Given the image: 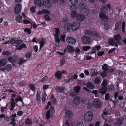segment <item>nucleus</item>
<instances>
[{
    "instance_id": "37",
    "label": "nucleus",
    "mask_w": 126,
    "mask_h": 126,
    "mask_svg": "<svg viewBox=\"0 0 126 126\" xmlns=\"http://www.w3.org/2000/svg\"><path fill=\"white\" fill-rule=\"evenodd\" d=\"M62 76V72H58L55 74V77L58 79H60Z\"/></svg>"
},
{
    "instance_id": "50",
    "label": "nucleus",
    "mask_w": 126,
    "mask_h": 126,
    "mask_svg": "<svg viewBox=\"0 0 126 126\" xmlns=\"http://www.w3.org/2000/svg\"><path fill=\"white\" fill-rule=\"evenodd\" d=\"M101 82L100 79L98 78H96L94 80V82L96 84H99Z\"/></svg>"
},
{
    "instance_id": "42",
    "label": "nucleus",
    "mask_w": 126,
    "mask_h": 126,
    "mask_svg": "<svg viewBox=\"0 0 126 126\" xmlns=\"http://www.w3.org/2000/svg\"><path fill=\"white\" fill-rule=\"evenodd\" d=\"M65 35L64 34L60 36V38L61 41L64 42L65 41Z\"/></svg>"
},
{
    "instance_id": "16",
    "label": "nucleus",
    "mask_w": 126,
    "mask_h": 126,
    "mask_svg": "<svg viewBox=\"0 0 126 126\" xmlns=\"http://www.w3.org/2000/svg\"><path fill=\"white\" fill-rule=\"evenodd\" d=\"M41 94V92L40 90L38 89L36 95V99L37 102L38 104L40 103L41 102L40 98V97Z\"/></svg>"
},
{
    "instance_id": "43",
    "label": "nucleus",
    "mask_w": 126,
    "mask_h": 126,
    "mask_svg": "<svg viewBox=\"0 0 126 126\" xmlns=\"http://www.w3.org/2000/svg\"><path fill=\"white\" fill-rule=\"evenodd\" d=\"M47 96V94L45 93H44L43 94L42 98V100L43 101H45V99L46 98Z\"/></svg>"
},
{
    "instance_id": "24",
    "label": "nucleus",
    "mask_w": 126,
    "mask_h": 126,
    "mask_svg": "<svg viewBox=\"0 0 126 126\" xmlns=\"http://www.w3.org/2000/svg\"><path fill=\"white\" fill-rule=\"evenodd\" d=\"M78 15V14L76 11H72L71 13V16L73 18H75L76 19Z\"/></svg>"
},
{
    "instance_id": "28",
    "label": "nucleus",
    "mask_w": 126,
    "mask_h": 126,
    "mask_svg": "<svg viewBox=\"0 0 126 126\" xmlns=\"http://www.w3.org/2000/svg\"><path fill=\"white\" fill-rule=\"evenodd\" d=\"M5 67L6 70L8 72H11L13 69V67L10 64H7Z\"/></svg>"
},
{
    "instance_id": "18",
    "label": "nucleus",
    "mask_w": 126,
    "mask_h": 126,
    "mask_svg": "<svg viewBox=\"0 0 126 126\" xmlns=\"http://www.w3.org/2000/svg\"><path fill=\"white\" fill-rule=\"evenodd\" d=\"M71 24L69 23H67L65 24L63 26V29L65 31H69L71 29Z\"/></svg>"
},
{
    "instance_id": "55",
    "label": "nucleus",
    "mask_w": 126,
    "mask_h": 126,
    "mask_svg": "<svg viewBox=\"0 0 126 126\" xmlns=\"http://www.w3.org/2000/svg\"><path fill=\"white\" fill-rule=\"evenodd\" d=\"M24 31L25 32H27L29 34H30L31 33V30L27 28H26L24 30Z\"/></svg>"
},
{
    "instance_id": "51",
    "label": "nucleus",
    "mask_w": 126,
    "mask_h": 126,
    "mask_svg": "<svg viewBox=\"0 0 126 126\" xmlns=\"http://www.w3.org/2000/svg\"><path fill=\"white\" fill-rule=\"evenodd\" d=\"M60 64L61 65H63L65 63V59L63 58L62 59L60 60Z\"/></svg>"
},
{
    "instance_id": "38",
    "label": "nucleus",
    "mask_w": 126,
    "mask_h": 126,
    "mask_svg": "<svg viewBox=\"0 0 126 126\" xmlns=\"http://www.w3.org/2000/svg\"><path fill=\"white\" fill-rule=\"evenodd\" d=\"M26 61L24 60L23 58H20L19 59L18 62L17 63V64H22L24 63Z\"/></svg>"
},
{
    "instance_id": "29",
    "label": "nucleus",
    "mask_w": 126,
    "mask_h": 126,
    "mask_svg": "<svg viewBox=\"0 0 126 126\" xmlns=\"http://www.w3.org/2000/svg\"><path fill=\"white\" fill-rule=\"evenodd\" d=\"M121 23L120 22H118L116 23L115 26V30H118L121 27Z\"/></svg>"
},
{
    "instance_id": "25",
    "label": "nucleus",
    "mask_w": 126,
    "mask_h": 126,
    "mask_svg": "<svg viewBox=\"0 0 126 126\" xmlns=\"http://www.w3.org/2000/svg\"><path fill=\"white\" fill-rule=\"evenodd\" d=\"M100 93L102 94H105L107 91V87L105 86H103L102 88L99 90Z\"/></svg>"
},
{
    "instance_id": "56",
    "label": "nucleus",
    "mask_w": 126,
    "mask_h": 126,
    "mask_svg": "<svg viewBox=\"0 0 126 126\" xmlns=\"http://www.w3.org/2000/svg\"><path fill=\"white\" fill-rule=\"evenodd\" d=\"M81 100L80 103L81 104H84L86 102V99L81 98Z\"/></svg>"
},
{
    "instance_id": "3",
    "label": "nucleus",
    "mask_w": 126,
    "mask_h": 126,
    "mask_svg": "<svg viewBox=\"0 0 126 126\" xmlns=\"http://www.w3.org/2000/svg\"><path fill=\"white\" fill-rule=\"evenodd\" d=\"M107 8L108 9L110 8V5L109 4L107 5L106 7L104 6H102L101 8V11L99 13L100 18L104 21L107 20L108 19L107 17L105 14V13L107 12Z\"/></svg>"
},
{
    "instance_id": "34",
    "label": "nucleus",
    "mask_w": 126,
    "mask_h": 126,
    "mask_svg": "<svg viewBox=\"0 0 126 126\" xmlns=\"http://www.w3.org/2000/svg\"><path fill=\"white\" fill-rule=\"evenodd\" d=\"M13 64H12L13 65L15 66H17V63L16 64H14V63H16L18 61V58L16 56H15L13 57Z\"/></svg>"
},
{
    "instance_id": "5",
    "label": "nucleus",
    "mask_w": 126,
    "mask_h": 126,
    "mask_svg": "<svg viewBox=\"0 0 126 126\" xmlns=\"http://www.w3.org/2000/svg\"><path fill=\"white\" fill-rule=\"evenodd\" d=\"M82 43L85 45H90L92 43V41L91 39L88 36H82L81 39Z\"/></svg>"
},
{
    "instance_id": "9",
    "label": "nucleus",
    "mask_w": 126,
    "mask_h": 126,
    "mask_svg": "<svg viewBox=\"0 0 126 126\" xmlns=\"http://www.w3.org/2000/svg\"><path fill=\"white\" fill-rule=\"evenodd\" d=\"M68 51L72 53V55L74 58L77 57L78 55L76 54H75L74 53L75 51V48L74 47L71 45L68 46L66 48Z\"/></svg>"
},
{
    "instance_id": "57",
    "label": "nucleus",
    "mask_w": 126,
    "mask_h": 126,
    "mask_svg": "<svg viewBox=\"0 0 126 126\" xmlns=\"http://www.w3.org/2000/svg\"><path fill=\"white\" fill-rule=\"evenodd\" d=\"M15 101L17 102L18 101H20L22 102V99L20 96H19V97L15 99Z\"/></svg>"
},
{
    "instance_id": "22",
    "label": "nucleus",
    "mask_w": 126,
    "mask_h": 126,
    "mask_svg": "<svg viewBox=\"0 0 126 126\" xmlns=\"http://www.w3.org/2000/svg\"><path fill=\"white\" fill-rule=\"evenodd\" d=\"M86 87L89 89H93L94 88V86L93 84L91 82H88L86 84Z\"/></svg>"
},
{
    "instance_id": "49",
    "label": "nucleus",
    "mask_w": 126,
    "mask_h": 126,
    "mask_svg": "<svg viewBox=\"0 0 126 126\" xmlns=\"http://www.w3.org/2000/svg\"><path fill=\"white\" fill-rule=\"evenodd\" d=\"M46 117L47 119H49L51 117V115L50 114V112L49 110H48L47 112L46 115Z\"/></svg>"
},
{
    "instance_id": "44",
    "label": "nucleus",
    "mask_w": 126,
    "mask_h": 126,
    "mask_svg": "<svg viewBox=\"0 0 126 126\" xmlns=\"http://www.w3.org/2000/svg\"><path fill=\"white\" fill-rule=\"evenodd\" d=\"M2 54L4 55H9L11 54V53L9 51H3L2 52Z\"/></svg>"
},
{
    "instance_id": "32",
    "label": "nucleus",
    "mask_w": 126,
    "mask_h": 126,
    "mask_svg": "<svg viewBox=\"0 0 126 126\" xmlns=\"http://www.w3.org/2000/svg\"><path fill=\"white\" fill-rule=\"evenodd\" d=\"M16 20L18 22H22V17L21 16H18L16 17Z\"/></svg>"
},
{
    "instance_id": "14",
    "label": "nucleus",
    "mask_w": 126,
    "mask_h": 126,
    "mask_svg": "<svg viewBox=\"0 0 126 126\" xmlns=\"http://www.w3.org/2000/svg\"><path fill=\"white\" fill-rule=\"evenodd\" d=\"M81 98L78 96L75 97L72 101L73 103L75 105H79L80 103Z\"/></svg>"
},
{
    "instance_id": "26",
    "label": "nucleus",
    "mask_w": 126,
    "mask_h": 126,
    "mask_svg": "<svg viewBox=\"0 0 126 126\" xmlns=\"http://www.w3.org/2000/svg\"><path fill=\"white\" fill-rule=\"evenodd\" d=\"M46 43L45 39H44L42 38L41 39L40 41V50L41 48L44 46Z\"/></svg>"
},
{
    "instance_id": "39",
    "label": "nucleus",
    "mask_w": 126,
    "mask_h": 126,
    "mask_svg": "<svg viewBox=\"0 0 126 126\" xmlns=\"http://www.w3.org/2000/svg\"><path fill=\"white\" fill-rule=\"evenodd\" d=\"M91 48V47L89 46H86L83 47L82 50L83 51H86L88 50Z\"/></svg>"
},
{
    "instance_id": "59",
    "label": "nucleus",
    "mask_w": 126,
    "mask_h": 126,
    "mask_svg": "<svg viewBox=\"0 0 126 126\" xmlns=\"http://www.w3.org/2000/svg\"><path fill=\"white\" fill-rule=\"evenodd\" d=\"M15 107V102H11V110H13L14 108Z\"/></svg>"
},
{
    "instance_id": "35",
    "label": "nucleus",
    "mask_w": 126,
    "mask_h": 126,
    "mask_svg": "<svg viewBox=\"0 0 126 126\" xmlns=\"http://www.w3.org/2000/svg\"><path fill=\"white\" fill-rule=\"evenodd\" d=\"M102 68L104 71H106L109 69V67L106 64H105L102 67Z\"/></svg>"
},
{
    "instance_id": "17",
    "label": "nucleus",
    "mask_w": 126,
    "mask_h": 126,
    "mask_svg": "<svg viewBox=\"0 0 126 126\" xmlns=\"http://www.w3.org/2000/svg\"><path fill=\"white\" fill-rule=\"evenodd\" d=\"M43 14L49 15L50 14V13L47 10L43 9L41 11H38L37 13V14L38 15H40Z\"/></svg>"
},
{
    "instance_id": "41",
    "label": "nucleus",
    "mask_w": 126,
    "mask_h": 126,
    "mask_svg": "<svg viewBox=\"0 0 126 126\" xmlns=\"http://www.w3.org/2000/svg\"><path fill=\"white\" fill-rule=\"evenodd\" d=\"M105 71H104L103 72L101 73L100 74V75L102 77V78H104L106 77L107 75V73L106 72H105Z\"/></svg>"
},
{
    "instance_id": "7",
    "label": "nucleus",
    "mask_w": 126,
    "mask_h": 126,
    "mask_svg": "<svg viewBox=\"0 0 126 126\" xmlns=\"http://www.w3.org/2000/svg\"><path fill=\"white\" fill-rule=\"evenodd\" d=\"M55 33L54 34V37L55 42H59L60 41L59 38V35L60 32L59 29L58 28H55Z\"/></svg>"
},
{
    "instance_id": "21",
    "label": "nucleus",
    "mask_w": 126,
    "mask_h": 126,
    "mask_svg": "<svg viewBox=\"0 0 126 126\" xmlns=\"http://www.w3.org/2000/svg\"><path fill=\"white\" fill-rule=\"evenodd\" d=\"M78 0H69V2L72 4L71 8L73 7V9H76V7L75 6L78 3Z\"/></svg>"
},
{
    "instance_id": "54",
    "label": "nucleus",
    "mask_w": 126,
    "mask_h": 126,
    "mask_svg": "<svg viewBox=\"0 0 126 126\" xmlns=\"http://www.w3.org/2000/svg\"><path fill=\"white\" fill-rule=\"evenodd\" d=\"M29 86L30 89L33 91L35 90V87L32 84H29Z\"/></svg>"
},
{
    "instance_id": "31",
    "label": "nucleus",
    "mask_w": 126,
    "mask_h": 126,
    "mask_svg": "<svg viewBox=\"0 0 126 126\" xmlns=\"http://www.w3.org/2000/svg\"><path fill=\"white\" fill-rule=\"evenodd\" d=\"M68 79L67 80H65V81L66 82H68L70 81H72L73 79L74 76L72 74H71L68 76Z\"/></svg>"
},
{
    "instance_id": "12",
    "label": "nucleus",
    "mask_w": 126,
    "mask_h": 126,
    "mask_svg": "<svg viewBox=\"0 0 126 126\" xmlns=\"http://www.w3.org/2000/svg\"><path fill=\"white\" fill-rule=\"evenodd\" d=\"M44 6L47 8H50L52 5V3L49 0H44L43 2Z\"/></svg>"
},
{
    "instance_id": "27",
    "label": "nucleus",
    "mask_w": 126,
    "mask_h": 126,
    "mask_svg": "<svg viewBox=\"0 0 126 126\" xmlns=\"http://www.w3.org/2000/svg\"><path fill=\"white\" fill-rule=\"evenodd\" d=\"M72 115V113L70 111H67L65 113V115L67 118H69L71 117Z\"/></svg>"
},
{
    "instance_id": "8",
    "label": "nucleus",
    "mask_w": 126,
    "mask_h": 126,
    "mask_svg": "<svg viewBox=\"0 0 126 126\" xmlns=\"http://www.w3.org/2000/svg\"><path fill=\"white\" fill-rule=\"evenodd\" d=\"M85 34L89 36H94L96 38H98L99 37V35L97 33L94 32H92L89 29L86 30L84 32Z\"/></svg>"
},
{
    "instance_id": "1",
    "label": "nucleus",
    "mask_w": 126,
    "mask_h": 126,
    "mask_svg": "<svg viewBox=\"0 0 126 126\" xmlns=\"http://www.w3.org/2000/svg\"><path fill=\"white\" fill-rule=\"evenodd\" d=\"M89 12V8L85 4H83L81 6L80 13L78 14L76 19L79 21L84 20L85 19V16L87 15Z\"/></svg>"
},
{
    "instance_id": "20",
    "label": "nucleus",
    "mask_w": 126,
    "mask_h": 126,
    "mask_svg": "<svg viewBox=\"0 0 126 126\" xmlns=\"http://www.w3.org/2000/svg\"><path fill=\"white\" fill-rule=\"evenodd\" d=\"M101 49V47L100 46L98 45H96L95 47H93L92 48L93 52L90 53L91 54H92L94 53H95L96 52V49L97 51H98L100 50Z\"/></svg>"
},
{
    "instance_id": "48",
    "label": "nucleus",
    "mask_w": 126,
    "mask_h": 126,
    "mask_svg": "<svg viewBox=\"0 0 126 126\" xmlns=\"http://www.w3.org/2000/svg\"><path fill=\"white\" fill-rule=\"evenodd\" d=\"M16 117V115L15 114H14L12 115L10 117V118H11V120L12 121H14L15 118Z\"/></svg>"
},
{
    "instance_id": "40",
    "label": "nucleus",
    "mask_w": 126,
    "mask_h": 126,
    "mask_svg": "<svg viewBox=\"0 0 126 126\" xmlns=\"http://www.w3.org/2000/svg\"><path fill=\"white\" fill-rule=\"evenodd\" d=\"M74 51H75V52L78 55H79L81 53V51L80 50V49L77 48L75 49Z\"/></svg>"
},
{
    "instance_id": "15",
    "label": "nucleus",
    "mask_w": 126,
    "mask_h": 126,
    "mask_svg": "<svg viewBox=\"0 0 126 126\" xmlns=\"http://www.w3.org/2000/svg\"><path fill=\"white\" fill-rule=\"evenodd\" d=\"M80 87L79 86H77L74 88V90L75 92H72L70 94L72 96H74L78 94V93L79 92Z\"/></svg>"
},
{
    "instance_id": "10",
    "label": "nucleus",
    "mask_w": 126,
    "mask_h": 126,
    "mask_svg": "<svg viewBox=\"0 0 126 126\" xmlns=\"http://www.w3.org/2000/svg\"><path fill=\"white\" fill-rule=\"evenodd\" d=\"M80 24L78 22H73L71 25V29L73 31H76L79 28Z\"/></svg>"
},
{
    "instance_id": "62",
    "label": "nucleus",
    "mask_w": 126,
    "mask_h": 126,
    "mask_svg": "<svg viewBox=\"0 0 126 126\" xmlns=\"http://www.w3.org/2000/svg\"><path fill=\"white\" fill-rule=\"evenodd\" d=\"M23 42L22 40H16V43L17 44H20Z\"/></svg>"
},
{
    "instance_id": "30",
    "label": "nucleus",
    "mask_w": 126,
    "mask_h": 126,
    "mask_svg": "<svg viewBox=\"0 0 126 126\" xmlns=\"http://www.w3.org/2000/svg\"><path fill=\"white\" fill-rule=\"evenodd\" d=\"M7 62L5 60L2 59L0 60V67L4 66Z\"/></svg>"
},
{
    "instance_id": "58",
    "label": "nucleus",
    "mask_w": 126,
    "mask_h": 126,
    "mask_svg": "<svg viewBox=\"0 0 126 126\" xmlns=\"http://www.w3.org/2000/svg\"><path fill=\"white\" fill-rule=\"evenodd\" d=\"M65 2L64 0H61L60 2V4L62 6L64 5Z\"/></svg>"
},
{
    "instance_id": "33",
    "label": "nucleus",
    "mask_w": 126,
    "mask_h": 126,
    "mask_svg": "<svg viewBox=\"0 0 126 126\" xmlns=\"http://www.w3.org/2000/svg\"><path fill=\"white\" fill-rule=\"evenodd\" d=\"M34 3L35 5L39 6V7L42 6L41 0H34Z\"/></svg>"
},
{
    "instance_id": "47",
    "label": "nucleus",
    "mask_w": 126,
    "mask_h": 126,
    "mask_svg": "<svg viewBox=\"0 0 126 126\" xmlns=\"http://www.w3.org/2000/svg\"><path fill=\"white\" fill-rule=\"evenodd\" d=\"M36 8V7L34 6L31 7L30 8V11L32 13H35V9Z\"/></svg>"
},
{
    "instance_id": "19",
    "label": "nucleus",
    "mask_w": 126,
    "mask_h": 126,
    "mask_svg": "<svg viewBox=\"0 0 126 126\" xmlns=\"http://www.w3.org/2000/svg\"><path fill=\"white\" fill-rule=\"evenodd\" d=\"M55 89L57 91L61 93L63 92V93H65L67 92V90L65 88H63L61 87H57Z\"/></svg>"
},
{
    "instance_id": "46",
    "label": "nucleus",
    "mask_w": 126,
    "mask_h": 126,
    "mask_svg": "<svg viewBox=\"0 0 126 126\" xmlns=\"http://www.w3.org/2000/svg\"><path fill=\"white\" fill-rule=\"evenodd\" d=\"M26 124L29 125H31L32 124V122L31 120L29 119H27L25 121Z\"/></svg>"
},
{
    "instance_id": "60",
    "label": "nucleus",
    "mask_w": 126,
    "mask_h": 126,
    "mask_svg": "<svg viewBox=\"0 0 126 126\" xmlns=\"http://www.w3.org/2000/svg\"><path fill=\"white\" fill-rule=\"evenodd\" d=\"M47 80V77L46 76L44 77L41 80V81H46Z\"/></svg>"
},
{
    "instance_id": "53",
    "label": "nucleus",
    "mask_w": 126,
    "mask_h": 126,
    "mask_svg": "<svg viewBox=\"0 0 126 126\" xmlns=\"http://www.w3.org/2000/svg\"><path fill=\"white\" fill-rule=\"evenodd\" d=\"M31 56V53L30 52H28L25 55V56L26 58L29 59Z\"/></svg>"
},
{
    "instance_id": "13",
    "label": "nucleus",
    "mask_w": 126,
    "mask_h": 126,
    "mask_svg": "<svg viewBox=\"0 0 126 126\" xmlns=\"http://www.w3.org/2000/svg\"><path fill=\"white\" fill-rule=\"evenodd\" d=\"M21 7L22 6L20 4H18L16 5L14 8L15 13L16 14L20 13L21 11Z\"/></svg>"
},
{
    "instance_id": "6",
    "label": "nucleus",
    "mask_w": 126,
    "mask_h": 126,
    "mask_svg": "<svg viewBox=\"0 0 126 126\" xmlns=\"http://www.w3.org/2000/svg\"><path fill=\"white\" fill-rule=\"evenodd\" d=\"M92 105L95 108H99L101 107V103L99 99L95 98L94 99Z\"/></svg>"
},
{
    "instance_id": "2",
    "label": "nucleus",
    "mask_w": 126,
    "mask_h": 126,
    "mask_svg": "<svg viewBox=\"0 0 126 126\" xmlns=\"http://www.w3.org/2000/svg\"><path fill=\"white\" fill-rule=\"evenodd\" d=\"M114 39L111 38L109 40V43L110 45L117 47V44H120L121 37L119 34L115 35L113 37Z\"/></svg>"
},
{
    "instance_id": "23",
    "label": "nucleus",
    "mask_w": 126,
    "mask_h": 126,
    "mask_svg": "<svg viewBox=\"0 0 126 126\" xmlns=\"http://www.w3.org/2000/svg\"><path fill=\"white\" fill-rule=\"evenodd\" d=\"M63 126H69L67 121H66L64 124ZM75 126H84L82 122H80L78 123Z\"/></svg>"
},
{
    "instance_id": "11",
    "label": "nucleus",
    "mask_w": 126,
    "mask_h": 126,
    "mask_svg": "<svg viewBox=\"0 0 126 126\" xmlns=\"http://www.w3.org/2000/svg\"><path fill=\"white\" fill-rule=\"evenodd\" d=\"M66 40V42L69 44L71 45H73L76 42V40L74 38L68 37H67Z\"/></svg>"
},
{
    "instance_id": "45",
    "label": "nucleus",
    "mask_w": 126,
    "mask_h": 126,
    "mask_svg": "<svg viewBox=\"0 0 126 126\" xmlns=\"http://www.w3.org/2000/svg\"><path fill=\"white\" fill-rule=\"evenodd\" d=\"M7 105H6L4 107H1L0 108L1 111L2 112H3L5 110L7 109Z\"/></svg>"
},
{
    "instance_id": "36",
    "label": "nucleus",
    "mask_w": 126,
    "mask_h": 126,
    "mask_svg": "<svg viewBox=\"0 0 126 126\" xmlns=\"http://www.w3.org/2000/svg\"><path fill=\"white\" fill-rule=\"evenodd\" d=\"M27 48L26 45L24 44H22L19 45L17 50H19L23 48Z\"/></svg>"
},
{
    "instance_id": "4",
    "label": "nucleus",
    "mask_w": 126,
    "mask_h": 126,
    "mask_svg": "<svg viewBox=\"0 0 126 126\" xmlns=\"http://www.w3.org/2000/svg\"><path fill=\"white\" fill-rule=\"evenodd\" d=\"M93 117V112L90 111L87 112L85 113L83 116L84 120L87 122H88L92 120Z\"/></svg>"
},
{
    "instance_id": "52",
    "label": "nucleus",
    "mask_w": 126,
    "mask_h": 126,
    "mask_svg": "<svg viewBox=\"0 0 126 126\" xmlns=\"http://www.w3.org/2000/svg\"><path fill=\"white\" fill-rule=\"evenodd\" d=\"M44 18L47 21H49L50 20V18L48 15H45L44 16Z\"/></svg>"
},
{
    "instance_id": "61",
    "label": "nucleus",
    "mask_w": 126,
    "mask_h": 126,
    "mask_svg": "<svg viewBox=\"0 0 126 126\" xmlns=\"http://www.w3.org/2000/svg\"><path fill=\"white\" fill-rule=\"evenodd\" d=\"M68 18L67 17H63L62 19V21L63 22H65L68 21Z\"/></svg>"
},
{
    "instance_id": "63",
    "label": "nucleus",
    "mask_w": 126,
    "mask_h": 126,
    "mask_svg": "<svg viewBox=\"0 0 126 126\" xmlns=\"http://www.w3.org/2000/svg\"><path fill=\"white\" fill-rule=\"evenodd\" d=\"M105 99L106 100L109 99L110 98V96L108 94H106L105 95Z\"/></svg>"
},
{
    "instance_id": "64",
    "label": "nucleus",
    "mask_w": 126,
    "mask_h": 126,
    "mask_svg": "<svg viewBox=\"0 0 126 126\" xmlns=\"http://www.w3.org/2000/svg\"><path fill=\"white\" fill-rule=\"evenodd\" d=\"M16 41L14 39H12L10 41V43L11 44H14L16 43Z\"/></svg>"
}]
</instances>
